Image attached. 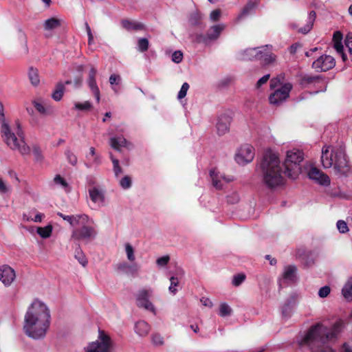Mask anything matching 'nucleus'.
<instances>
[{
    "mask_svg": "<svg viewBox=\"0 0 352 352\" xmlns=\"http://www.w3.org/2000/svg\"><path fill=\"white\" fill-rule=\"evenodd\" d=\"M50 309L47 305L38 300H34L24 317L25 333L34 340L44 338L50 327Z\"/></svg>",
    "mask_w": 352,
    "mask_h": 352,
    "instance_id": "nucleus-1",
    "label": "nucleus"
},
{
    "mask_svg": "<svg viewBox=\"0 0 352 352\" xmlns=\"http://www.w3.org/2000/svg\"><path fill=\"white\" fill-rule=\"evenodd\" d=\"M342 329V322L336 321L331 327L321 323L312 326L298 341L300 346H308L311 352H333L326 342L336 339Z\"/></svg>",
    "mask_w": 352,
    "mask_h": 352,
    "instance_id": "nucleus-2",
    "label": "nucleus"
},
{
    "mask_svg": "<svg viewBox=\"0 0 352 352\" xmlns=\"http://www.w3.org/2000/svg\"><path fill=\"white\" fill-rule=\"evenodd\" d=\"M259 168L263 182L267 187L273 188L283 184L280 162L277 155L272 151L265 152Z\"/></svg>",
    "mask_w": 352,
    "mask_h": 352,
    "instance_id": "nucleus-3",
    "label": "nucleus"
},
{
    "mask_svg": "<svg viewBox=\"0 0 352 352\" xmlns=\"http://www.w3.org/2000/svg\"><path fill=\"white\" fill-rule=\"evenodd\" d=\"M321 162L324 168L333 166L335 170L344 174L348 170V161L345 153L341 148L333 149L324 146L322 149Z\"/></svg>",
    "mask_w": 352,
    "mask_h": 352,
    "instance_id": "nucleus-4",
    "label": "nucleus"
},
{
    "mask_svg": "<svg viewBox=\"0 0 352 352\" xmlns=\"http://www.w3.org/2000/svg\"><path fill=\"white\" fill-rule=\"evenodd\" d=\"M1 136L7 146L12 151H18L22 156L30 154L31 148L25 140V135L17 136L16 133L12 132L10 126L1 129Z\"/></svg>",
    "mask_w": 352,
    "mask_h": 352,
    "instance_id": "nucleus-5",
    "label": "nucleus"
},
{
    "mask_svg": "<svg viewBox=\"0 0 352 352\" xmlns=\"http://www.w3.org/2000/svg\"><path fill=\"white\" fill-rule=\"evenodd\" d=\"M304 159L303 153L297 148L287 152L284 162L285 174L289 178L296 179L301 171L300 163Z\"/></svg>",
    "mask_w": 352,
    "mask_h": 352,
    "instance_id": "nucleus-6",
    "label": "nucleus"
},
{
    "mask_svg": "<svg viewBox=\"0 0 352 352\" xmlns=\"http://www.w3.org/2000/svg\"><path fill=\"white\" fill-rule=\"evenodd\" d=\"M80 228H75L71 238L76 241H82L85 243L94 240L97 236V231L94 226V221L87 216V221L82 223H78Z\"/></svg>",
    "mask_w": 352,
    "mask_h": 352,
    "instance_id": "nucleus-7",
    "label": "nucleus"
},
{
    "mask_svg": "<svg viewBox=\"0 0 352 352\" xmlns=\"http://www.w3.org/2000/svg\"><path fill=\"white\" fill-rule=\"evenodd\" d=\"M270 87L274 89V91L270 95V102L274 105H278L289 97L292 85L289 82L281 85L280 80L274 78L270 80Z\"/></svg>",
    "mask_w": 352,
    "mask_h": 352,
    "instance_id": "nucleus-8",
    "label": "nucleus"
},
{
    "mask_svg": "<svg viewBox=\"0 0 352 352\" xmlns=\"http://www.w3.org/2000/svg\"><path fill=\"white\" fill-rule=\"evenodd\" d=\"M111 339L104 331H99L98 339L89 343L86 349L87 352H109Z\"/></svg>",
    "mask_w": 352,
    "mask_h": 352,
    "instance_id": "nucleus-9",
    "label": "nucleus"
},
{
    "mask_svg": "<svg viewBox=\"0 0 352 352\" xmlns=\"http://www.w3.org/2000/svg\"><path fill=\"white\" fill-rule=\"evenodd\" d=\"M272 45H265L258 47L257 60L263 65H269L276 60V56L272 52Z\"/></svg>",
    "mask_w": 352,
    "mask_h": 352,
    "instance_id": "nucleus-10",
    "label": "nucleus"
},
{
    "mask_svg": "<svg viewBox=\"0 0 352 352\" xmlns=\"http://www.w3.org/2000/svg\"><path fill=\"white\" fill-rule=\"evenodd\" d=\"M225 28L226 25L223 23L214 25L208 29L206 35L199 36L197 37V41L208 44L212 41H216Z\"/></svg>",
    "mask_w": 352,
    "mask_h": 352,
    "instance_id": "nucleus-11",
    "label": "nucleus"
},
{
    "mask_svg": "<svg viewBox=\"0 0 352 352\" xmlns=\"http://www.w3.org/2000/svg\"><path fill=\"white\" fill-rule=\"evenodd\" d=\"M335 65L334 58L329 55H322L312 63V67L318 72L328 71Z\"/></svg>",
    "mask_w": 352,
    "mask_h": 352,
    "instance_id": "nucleus-12",
    "label": "nucleus"
},
{
    "mask_svg": "<svg viewBox=\"0 0 352 352\" xmlns=\"http://www.w3.org/2000/svg\"><path fill=\"white\" fill-rule=\"evenodd\" d=\"M254 157V148L249 144H245L241 146L236 155L235 160L239 164H245L250 163Z\"/></svg>",
    "mask_w": 352,
    "mask_h": 352,
    "instance_id": "nucleus-13",
    "label": "nucleus"
},
{
    "mask_svg": "<svg viewBox=\"0 0 352 352\" xmlns=\"http://www.w3.org/2000/svg\"><path fill=\"white\" fill-rule=\"evenodd\" d=\"M152 294L151 289H141L136 295L137 305L139 307H143L146 310L155 313V307L150 302L149 297Z\"/></svg>",
    "mask_w": 352,
    "mask_h": 352,
    "instance_id": "nucleus-14",
    "label": "nucleus"
},
{
    "mask_svg": "<svg viewBox=\"0 0 352 352\" xmlns=\"http://www.w3.org/2000/svg\"><path fill=\"white\" fill-rule=\"evenodd\" d=\"M210 176L212 180V186L218 190L223 188V186L233 180L232 177H226L216 169L210 170Z\"/></svg>",
    "mask_w": 352,
    "mask_h": 352,
    "instance_id": "nucleus-15",
    "label": "nucleus"
},
{
    "mask_svg": "<svg viewBox=\"0 0 352 352\" xmlns=\"http://www.w3.org/2000/svg\"><path fill=\"white\" fill-rule=\"evenodd\" d=\"M296 271L295 265L285 267L282 277L278 280L279 286L282 287L283 285L294 283L296 280Z\"/></svg>",
    "mask_w": 352,
    "mask_h": 352,
    "instance_id": "nucleus-16",
    "label": "nucleus"
},
{
    "mask_svg": "<svg viewBox=\"0 0 352 352\" xmlns=\"http://www.w3.org/2000/svg\"><path fill=\"white\" fill-rule=\"evenodd\" d=\"M15 278V272L11 267L7 265L0 267V280L5 286H10Z\"/></svg>",
    "mask_w": 352,
    "mask_h": 352,
    "instance_id": "nucleus-17",
    "label": "nucleus"
},
{
    "mask_svg": "<svg viewBox=\"0 0 352 352\" xmlns=\"http://www.w3.org/2000/svg\"><path fill=\"white\" fill-rule=\"evenodd\" d=\"M308 177L322 186H328L330 184L329 177L316 167H311L309 169Z\"/></svg>",
    "mask_w": 352,
    "mask_h": 352,
    "instance_id": "nucleus-18",
    "label": "nucleus"
},
{
    "mask_svg": "<svg viewBox=\"0 0 352 352\" xmlns=\"http://www.w3.org/2000/svg\"><path fill=\"white\" fill-rule=\"evenodd\" d=\"M300 84L304 87L309 86L311 85H313L316 87H323V88L321 89L320 90V91H325L326 87H327L326 82L324 81V80L322 79L318 76H309V75L304 76L301 79ZM318 92H319V91H315V93H318Z\"/></svg>",
    "mask_w": 352,
    "mask_h": 352,
    "instance_id": "nucleus-19",
    "label": "nucleus"
},
{
    "mask_svg": "<svg viewBox=\"0 0 352 352\" xmlns=\"http://www.w3.org/2000/svg\"><path fill=\"white\" fill-rule=\"evenodd\" d=\"M57 215L67 221L73 227L77 226L78 223H82L87 221V215L85 214L65 215L61 212H58Z\"/></svg>",
    "mask_w": 352,
    "mask_h": 352,
    "instance_id": "nucleus-20",
    "label": "nucleus"
},
{
    "mask_svg": "<svg viewBox=\"0 0 352 352\" xmlns=\"http://www.w3.org/2000/svg\"><path fill=\"white\" fill-rule=\"evenodd\" d=\"M101 163V155L96 153V150L94 147H91L89 148V153L86 155L85 165L89 168L94 166H99Z\"/></svg>",
    "mask_w": 352,
    "mask_h": 352,
    "instance_id": "nucleus-21",
    "label": "nucleus"
},
{
    "mask_svg": "<svg viewBox=\"0 0 352 352\" xmlns=\"http://www.w3.org/2000/svg\"><path fill=\"white\" fill-rule=\"evenodd\" d=\"M259 1L258 0H249L246 5L243 7L240 14L236 18V21H239L243 18L253 14L258 7Z\"/></svg>",
    "mask_w": 352,
    "mask_h": 352,
    "instance_id": "nucleus-22",
    "label": "nucleus"
},
{
    "mask_svg": "<svg viewBox=\"0 0 352 352\" xmlns=\"http://www.w3.org/2000/svg\"><path fill=\"white\" fill-rule=\"evenodd\" d=\"M342 34L340 32H336L333 36V48L336 50L337 53L340 54L343 61H346L347 59L346 55L344 53V46L342 43Z\"/></svg>",
    "mask_w": 352,
    "mask_h": 352,
    "instance_id": "nucleus-23",
    "label": "nucleus"
},
{
    "mask_svg": "<svg viewBox=\"0 0 352 352\" xmlns=\"http://www.w3.org/2000/svg\"><path fill=\"white\" fill-rule=\"evenodd\" d=\"M230 118L226 115L220 116L216 124L217 133L219 135H224L229 131Z\"/></svg>",
    "mask_w": 352,
    "mask_h": 352,
    "instance_id": "nucleus-24",
    "label": "nucleus"
},
{
    "mask_svg": "<svg viewBox=\"0 0 352 352\" xmlns=\"http://www.w3.org/2000/svg\"><path fill=\"white\" fill-rule=\"evenodd\" d=\"M121 25L124 29L129 32L140 31L145 29V26L142 23L133 20L122 19Z\"/></svg>",
    "mask_w": 352,
    "mask_h": 352,
    "instance_id": "nucleus-25",
    "label": "nucleus"
},
{
    "mask_svg": "<svg viewBox=\"0 0 352 352\" xmlns=\"http://www.w3.org/2000/svg\"><path fill=\"white\" fill-rule=\"evenodd\" d=\"M258 55V47L248 48L238 53V58L241 60H256Z\"/></svg>",
    "mask_w": 352,
    "mask_h": 352,
    "instance_id": "nucleus-26",
    "label": "nucleus"
},
{
    "mask_svg": "<svg viewBox=\"0 0 352 352\" xmlns=\"http://www.w3.org/2000/svg\"><path fill=\"white\" fill-rule=\"evenodd\" d=\"M316 12L314 10H311V12H309L307 19L306 24L304 26H302V28H298V32L301 33L302 34H307V33H309L313 28V25H314V21L316 20Z\"/></svg>",
    "mask_w": 352,
    "mask_h": 352,
    "instance_id": "nucleus-27",
    "label": "nucleus"
},
{
    "mask_svg": "<svg viewBox=\"0 0 352 352\" xmlns=\"http://www.w3.org/2000/svg\"><path fill=\"white\" fill-rule=\"evenodd\" d=\"M91 200L98 204H102L104 200L103 192L97 187H93L89 190Z\"/></svg>",
    "mask_w": 352,
    "mask_h": 352,
    "instance_id": "nucleus-28",
    "label": "nucleus"
},
{
    "mask_svg": "<svg viewBox=\"0 0 352 352\" xmlns=\"http://www.w3.org/2000/svg\"><path fill=\"white\" fill-rule=\"evenodd\" d=\"M110 146L115 150L120 151L121 147L128 146V142L122 136L113 137L110 139Z\"/></svg>",
    "mask_w": 352,
    "mask_h": 352,
    "instance_id": "nucleus-29",
    "label": "nucleus"
},
{
    "mask_svg": "<svg viewBox=\"0 0 352 352\" xmlns=\"http://www.w3.org/2000/svg\"><path fill=\"white\" fill-rule=\"evenodd\" d=\"M63 21L62 19L52 17L45 21L43 23V27L45 30H53L59 28Z\"/></svg>",
    "mask_w": 352,
    "mask_h": 352,
    "instance_id": "nucleus-30",
    "label": "nucleus"
},
{
    "mask_svg": "<svg viewBox=\"0 0 352 352\" xmlns=\"http://www.w3.org/2000/svg\"><path fill=\"white\" fill-rule=\"evenodd\" d=\"M135 331L140 336H145L150 331V326L146 322L140 320L136 322Z\"/></svg>",
    "mask_w": 352,
    "mask_h": 352,
    "instance_id": "nucleus-31",
    "label": "nucleus"
},
{
    "mask_svg": "<svg viewBox=\"0 0 352 352\" xmlns=\"http://www.w3.org/2000/svg\"><path fill=\"white\" fill-rule=\"evenodd\" d=\"M34 107L35 109L43 115H50L52 113L53 109L52 107L49 105H45L43 103L38 102V101H34L33 102Z\"/></svg>",
    "mask_w": 352,
    "mask_h": 352,
    "instance_id": "nucleus-32",
    "label": "nucleus"
},
{
    "mask_svg": "<svg viewBox=\"0 0 352 352\" xmlns=\"http://www.w3.org/2000/svg\"><path fill=\"white\" fill-rule=\"evenodd\" d=\"M311 252H306L304 250H298L296 253V257L301 259L307 266H309L314 263V259H309V257L311 256Z\"/></svg>",
    "mask_w": 352,
    "mask_h": 352,
    "instance_id": "nucleus-33",
    "label": "nucleus"
},
{
    "mask_svg": "<svg viewBox=\"0 0 352 352\" xmlns=\"http://www.w3.org/2000/svg\"><path fill=\"white\" fill-rule=\"evenodd\" d=\"M89 87L94 95L97 102H100V90L96 84V78L89 77L87 80Z\"/></svg>",
    "mask_w": 352,
    "mask_h": 352,
    "instance_id": "nucleus-34",
    "label": "nucleus"
},
{
    "mask_svg": "<svg viewBox=\"0 0 352 352\" xmlns=\"http://www.w3.org/2000/svg\"><path fill=\"white\" fill-rule=\"evenodd\" d=\"M65 91V86L62 82H58L56 85V89L52 94V98L55 101H60L63 96Z\"/></svg>",
    "mask_w": 352,
    "mask_h": 352,
    "instance_id": "nucleus-35",
    "label": "nucleus"
},
{
    "mask_svg": "<svg viewBox=\"0 0 352 352\" xmlns=\"http://www.w3.org/2000/svg\"><path fill=\"white\" fill-rule=\"evenodd\" d=\"M342 294L347 300H352V278H349L343 287Z\"/></svg>",
    "mask_w": 352,
    "mask_h": 352,
    "instance_id": "nucleus-36",
    "label": "nucleus"
},
{
    "mask_svg": "<svg viewBox=\"0 0 352 352\" xmlns=\"http://www.w3.org/2000/svg\"><path fill=\"white\" fill-rule=\"evenodd\" d=\"M28 77H29V79H30L31 83L34 86H36L39 84L40 78H39V75H38V71L37 69L34 68V67H30L29 69V72H28Z\"/></svg>",
    "mask_w": 352,
    "mask_h": 352,
    "instance_id": "nucleus-37",
    "label": "nucleus"
},
{
    "mask_svg": "<svg viewBox=\"0 0 352 352\" xmlns=\"http://www.w3.org/2000/svg\"><path fill=\"white\" fill-rule=\"evenodd\" d=\"M53 227L52 225H47L45 227H38L37 228V233L43 239L49 238L52 232Z\"/></svg>",
    "mask_w": 352,
    "mask_h": 352,
    "instance_id": "nucleus-38",
    "label": "nucleus"
},
{
    "mask_svg": "<svg viewBox=\"0 0 352 352\" xmlns=\"http://www.w3.org/2000/svg\"><path fill=\"white\" fill-rule=\"evenodd\" d=\"M75 258L76 259L78 260L79 263L82 265L83 267H85L87 265L88 261L86 258V256L80 248L76 250Z\"/></svg>",
    "mask_w": 352,
    "mask_h": 352,
    "instance_id": "nucleus-39",
    "label": "nucleus"
},
{
    "mask_svg": "<svg viewBox=\"0 0 352 352\" xmlns=\"http://www.w3.org/2000/svg\"><path fill=\"white\" fill-rule=\"evenodd\" d=\"M170 285L168 287L170 293L173 295L176 294L177 289L176 288L179 285V278L177 276H171L170 278Z\"/></svg>",
    "mask_w": 352,
    "mask_h": 352,
    "instance_id": "nucleus-40",
    "label": "nucleus"
},
{
    "mask_svg": "<svg viewBox=\"0 0 352 352\" xmlns=\"http://www.w3.org/2000/svg\"><path fill=\"white\" fill-rule=\"evenodd\" d=\"M0 124L1 129L10 125L9 122L6 118L5 108L1 102H0Z\"/></svg>",
    "mask_w": 352,
    "mask_h": 352,
    "instance_id": "nucleus-41",
    "label": "nucleus"
},
{
    "mask_svg": "<svg viewBox=\"0 0 352 352\" xmlns=\"http://www.w3.org/2000/svg\"><path fill=\"white\" fill-rule=\"evenodd\" d=\"M231 307L226 302H222L219 305V314L221 317H226L230 316L232 314Z\"/></svg>",
    "mask_w": 352,
    "mask_h": 352,
    "instance_id": "nucleus-42",
    "label": "nucleus"
},
{
    "mask_svg": "<svg viewBox=\"0 0 352 352\" xmlns=\"http://www.w3.org/2000/svg\"><path fill=\"white\" fill-rule=\"evenodd\" d=\"M92 108V104L89 101H85L82 103L75 102L74 109L80 111H89Z\"/></svg>",
    "mask_w": 352,
    "mask_h": 352,
    "instance_id": "nucleus-43",
    "label": "nucleus"
},
{
    "mask_svg": "<svg viewBox=\"0 0 352 352\" xmlns=\"http://www.w3.org/2000/svg\"><path fill=\"white\" fill-rule=\"evenodd\" d=\"M124 248L128 260L131 262L134 261L135 257L134 255V249L133 246L130 243H127L125 244Z\"/></svg>",
    "mask_w": 352,
    "mask_h": 352,
    "instance_id": "nucleus-44",
    "label": "nucleus"
},
{
    "mask_svg": "<svg viewBox=\"0 0 352 352\" xmlns=\"http://www.w3.org/2000/svg\"><path fill=\"white\" fill-rule=\"evenodd\" d=\"M149 46V42L147 38H142L138 40V49L140 52H144L146 51Z\"/></svg>",
    "mask_w": 352,
    "mask_h": 352,
    "instance_id": "nucleus-45",
    "label": "nucleus"
},
{
    "mask_svg": "<svg viewBox=\"0 0 352 352\" xmlns=\"http://www.w3.org/2000/svg\"><path fill=\"white\" fill-rule=\"evenodd\" d=\"M201 19V14L198 12H195L190 15L189 22L191 25H196L199 23Z\"/></svg>",
    "mask_w": 352,
    "mask_h": 352,
    "instance_id": "nucleus-46",
    "label": "nucleus"
},
{
    "mask_svg": "<svg viewBox=\"0 0 352 352\" xmlns=\"http://www.w3.org/2000/svg\"><path fill=\"white\" fill-rule=\"evenodd\" d=\"M221 16V10L216 9L212 10L210 14V20L211 22H217L219 21Z\"/></svg>",
    "mask_w": 352,
    "mask_h": 352,
    "instance_id": "nucleus-47",
    "label": "nucleus"
},
{
    "mask_svg": "<svg viewBox=\"0 0 352 352\" xmlns=\"http://www.w3.org/2000/svg\"><path fill=\"white\" fill-rule=\"evenodd\" d=\"M11 187L0 177V194L6 195L10 192Z\"/></svg>",
    "mask_w": 352,
    "mask_h": 352,
    "instance_id": "nucleus-48",
    "label": "nucleus"
},
{
    "mask_svg": "<svg viewBox=\"0 0 352 352\" xmlns=\"http://www.w3.org/2000/svg\"><path fill=\"white\" fill-rule=\"evenodd\" d=\"M245 279V276L243 274H239L234 276L232 279V285L234 286H239Z\"/></svg>",
    "mask_w": 352,
    "mask_h": 352,
    "instance_id": "nucleus-49",
    "label": "nucleus"
},
{
    "mask_svg": "<svg viewBox=\"0 0 352 352\" xmlns=\"http://www.w3.org/2000/svg\"><path fill=\"white\" fill-rule=\"evenodd\" d=\"M188 89L189 85L187 82H184L177 94V98L179 100H182V98H184L186 96Z\"/></svg>",
    "mask_w": 352,
    "mask_h": 352,
    "instance_id": "nucleus-50",
    "label": "nucleus"
},
{
    "mask_svg": "<svg viewBox=\"0 0 352 352\" xmlns=\"http://www.w3.org/2000/svg\"><path fill=\"white\" fill-rule=\"evenodd\" d=\"M120 185L123 189H128L131 186V179L129 176H124L120 181Z\"/></svg>",
    "mask_w": 352,
    "mask_h": 352,
    "instance_id": "nucleus-51",
    "label": "nucleus"
},
{
    "mask_svg": "<svg viewBox=\"0 0 352 352\" xmlns=\"http://www.w3.org/2000/svg\"><path fill=\"white\" fill-rule=\"evenodd\" d=\"M152 342L155 346H162L164 344V338L158 333L152 335Z\"/></svg>",
    "mask_w": 352,
    "mask_h": 352,
    "instance_id": "nucleus-52",
    "label": "nucleus"
},
{
    "mask_svg": "<svg viewBox=\"0 0 352 352\" xmlns=\"http://www.w3.org/2000/svg\"><path fill=\"white\" fill-rule=\"evenodd\" d=\"M337 228L341 233H346L349 231L346 223L343 220H339L337 222Z\"/></svg>",
    "mask_w": 352,
    "mask_h": 352,
    "instance_id": "nucleus-53",
    "label": "nucleus"
},
{
    "mask_svg": "<svg viewBox=\"0 0 352 352\" xmlns=\"http://www.w3.org/2000/svg\"><path fill=\"white\" fill-rule=\"evenodd\" d=\"M68 162L73 166L77 163V157L72 151H67L65 153Z\"/></svg>",
    "mask_w": 352,
    "mask_h": 352,
    "instance_id": "nucleus-54",
    "label": "nucleus"
},
{
    "mask_svg": "<svg viewBox=\"0 0 352 352\" xmlns=\"http://www.w3.org/2000/svg\"><path fill=\"white\" fill-rule=\"evenodd\" d=\"M183 59V53L181 51H175L172 54V60L175 63H179Z\"/></svg>",
    "mask_w": 352,
    "mask_h": 352,
    "instance_id": "nucleus-55",
    "label": "nucleus"
},
{
    "mask_svg": "<svg viewBox=\"0 0 352 352\" xmlns=\"http://www.w3.org/2000/svg\"><path fill=\"white\" fill-rule=\"evenodd\" d=\"M170 261V257L168 255L158 258L156 261V263L160 267L166 266Z\"/></svg>",
    "mask_w": 352,
    "mask_h": 352,
    "instance_id": "nucleus-56",
    "label": "nucleus"
},
{
    "mask_svg": "<svg viewBox=\"0 0 352 352\" xmlns=\"http://www.w3.org/2000/svg\"><path fill=\"white\" fill-rule=\"evenodd\" d=\"M331 289L329 286L325 285L322 287L318 291V296L320 298L327 297L330 293Z\"/></svg>",
    "mask_w": 352,
    "mask_h": 352,
    "instance_id": "nucleus-57",
    "label": "nucleus"
},
{
    "mask_svg": "<svg viewBox=\"0 0 352 352\" xmlns=\"http://www.w3.org/2000/svg\"><path fill=\"white\" fill-rule=\"evenodd\" d=\"M55 184L60 185L63 188L68 187L67 182L59 175H56L54 179Z\"/></svg>",
    "mask_w": 352,
    "mask_h": 352,
    "instance_id": "nucleus-58",
    "label": "nucleus"
},
{
    "mask_svg": "<svg viewBox=\"0 0 352 352\" xmlns=\"http://www.w3.org/2000/svg\"><path fill=\"white\" fill-rule=\"evenodd\" d=\"M15 133H16L17 136L22 137L23 135H25L24 131L22 129L21 122L19 120H15Z\"/></svg>",
    "mask_w": 352,
    "mask_h": 352,
    "instance_id": "nucleus-59",
    "label": "nucleus"
},
{
    "mask_svg": "<svg viewBox=\"0 0 352 352\" xmlns=\"http://www.w3.org/2000/svg\"><path fill=\"white\" fill-rule=\"evenodd\" d=\"M345 45L348 48L350 54L352 55V33L347 34L345 39Z\"/></svg>",
    "mask_w": 352,
    "mask_h": 352,
    "instance_id": "nucleus-60",
    "label": "nucleus"
},
{
    "mask_svg": "<svg viewBox=\"0 0 352 352\" xmlns=\"http://www.w3.org/2000/svg\"><path fill=\"white\" fill-rule=\"evenodd\" d=\"M270 77V74H266L261 78L256 84V88H260L263 85L265 84L269 80Z\"/></svg>",
    "mask_w": 352,
    "mask_h": 352,
    "instance_id": "nucleus-61",
    "label": "nucleus"
},
{
    "mask_svg": "<svg viewBox=\"0 0 352 352\" xmlns=\"http://www.w3.org/2000/svg\"><path fill=\"white\" fill-rule=\"evenodd\" d=\"M33 153H34V155L36 157V160L37 161H40L43 159V157L41 155V151L38 146H33Z\"/></svg>",
    "mask_w": 352,
    "mask_h": 352,
    "instance_id": "nucleus-62",
    "label": "nucleus"
},
{
    "mask_svg": "<svg viewBox=\"0 0 352 352\" xmlns=\"http://www.w3.org/2000/svg\"><path fill=\"white\" fill-rule=\"evenodd\" d=\"M301 47V45L298 43H295L294 44H292L289 47V52L290 54H294L296 53V52L298 51V50Z\"/></svg>",
    "mask_w": 352,
    "mask_h": 352,
    "instance_id": "nucleus-63",
    "label": "nucleus"
},
{
    "mask_svg": "<svg viewBox=\"0 0 352 352\" xmlns=\"http://www.w3.org/2000/svg\"><path fill=\"white\" fill-rule=\"evenodd\" d=\"M340 352H352V346L349 343H344L340 348Z\"/></svg>",
    "mask_w": 352,
    "mask_h": 352,
    "instance_id": "nucleus-64",
    "label": "nucleus"
}]
</instances>
